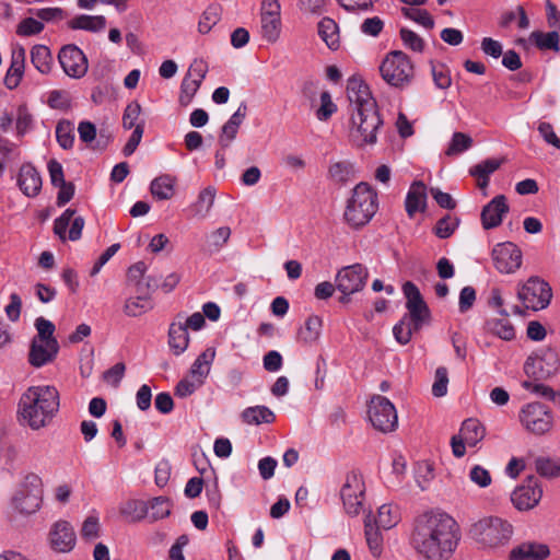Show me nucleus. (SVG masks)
<instances>
[{
    "label": "nucleus",
    "mask_w": 560,
    "mask_h": 560,
    "mask_svg": "<svg viewBox=\"0 0 560 560\" xmlns=\"http://www.w3.org/2000/svg\"><path fill=\"white\" fill-rule=\"evenodd\" d=\"M459 539V526L451 515L425 512L413 522L410 545L424 560H447Z\"/></svg>",
    "instance_id": "nucleus-1"
},
{
    "label": "nucleus",
    "mask_w": 560,
    "mask_h": 560,
    "mask_svg": "<svg viewBox=\"0 0 560 560\" xmlns=\"http://www.w3.org/2000/svg\"><path fill=\"white\" fill-rule=\"evenodd\" d=\"M347 97L350 103L347 128L350 142L359 148L374 145L383 119L369 86L362 80L351 78L347 84Z\"/></svg>",
    "instance_id": "nucleus-2"
},
{
    "label": "nucleus",
    "mask_w": 560,
    "mask_h": 560,
    "mask_svg": "<svg viewBox=\"0 0 560 560\" xmlns=\"http://www.w3.org/2000/svg\"><path fill=\"white\" fill-rule=\"evenodd\" d=\"M59 407L60 396L55 386H31L20 398L18 415L22 423L32 430H39L52 421Z\"/></svg>",
    "instance_id": "nucleus-3"
},
{
    "label": "nucleus",
    "mask_w": 560,
    "mask_h": 560,
    "mask_svg": "<svg viewBox=\"0 0 560 560\" xmlns=\"http://www.w3.org/2000/svg\"><path fill=\"white\" fill-rule=\"evenodd\" d=\"M468 535L479 549L495 552L510 542L513 526L499 516H485L470 525Z\"/></svg>",
    "instance_id": "nucleus-4"
},
{
    "label": "nucleus",
    "mask_w": 560,
    "mask_h": 560,
    "mask_svg": "<svg viewBox=\"0 0 560 560\" xmlns=\"http://www.w3.org/2000/svg\"><path fill=\"white\" fill-rule=\"evenodd\" d=\"M377 210V196L366 183L358 184L347 201L343 218L349 226L359 229L368 224Z\"/></svg>",
    "instance_id": "nucleus-5"
},
{
    "label": "nucleus",
    "mask_w": 560,
    "mask_h": 560,
    "mask_svg": "<svg viewBox=\"0 0 560 560\" xmlns=\"http://www.w3.org/2000/svg\"><path fill=\"white\" fill-rule=\"evenodd\" d=\"M383 80L390 86L404 89L415 77V67L410 58L401 50L389 51L380 65Z\"/></svg>",
    "instance_id": "nucleus-6"
},
{
    "label": "nucleus",
    "mask_w": 560,
    "mask_h": 560,
    "mask_svg": "<svg viewBox=\"0 0 560 560\" xmlns=\"http://www.w3.org/2000/svg\"><path fill=\"white\" fill-rule=\"evenodd\" d=\"M551 298V288L539 277H530L524 283L518 284L517 299L526 310H544L550 304Z\"/></svg>",
    "instance_id": "nucleus-7"
},
{
    "label": "nucleus",
    "mask_w": 560,
    "mask_h": 560,
    "mask_svg": "<svg viewBox=\"0 0 560 560\" xmlns=\"http://www.w3.org/2000/svg\"><path fill=\"white\" fill-rule=\"evenodd\" d=\"M368 413L374 429L383 433L394 431L398 424L396 408L384 396L376 395L372 397Z\"/></svg>",
    "instance_id": "nucleus-8"
},
{
    "label": "nucleus",
    "mask_w": 560,
    "mask_h": 560,
    "mask_svg": "<svg viewBox=\"0 0 560 560\" xmlns=\"http://www.w3.org/2000/svg\"><path fill=\"white\" fill-rule=\"evenodd\" d=\"M364 494L365 485L363 477L357 471L349 472L340 489V497L345 511L348 515L355 516L360 513L364 501Z\"/></svg>",
    "instance_id": "nucleus-9"
},
{
    "label": "nucleus",
    "mask_w": 560,
    "mask_h": 560,
    "mask_svg": "<svg viewBox=\"0 0 560 560\" xmlns=\"http://www.w3.org/2000/svg\"><path fill=\"white\" fill-rule=\"evenodd\" d=\"M368 276L366 268L361 264L343 267L337 272L335 283L337 290L343 294L341 298L342 303L348 301L347 296L364 288Z\"/></svg>",
    "instance_id": "nucleus-10"
},
{
    "label": "nucleus",
    "mask_w": 560,
    "mask_h": 560,
    "mask_svg": "<svg viewBox=\"0 0 560 560\" xmlns=\"http://www.w3.org/2000/svg\"><path fill=\"white\" fill-rule=\"evenodd\" d=\"M558 354L550 348L535 352L526 360L524 365L526 374L538 380L550 377L558 371Z\"/></svg>",
    "instance_id": "nucleus-11"
},
{
    "label": "nucleus",
    "mask_w": 560,
    "mask_h": 560,
    "mask_svg": "<svg viewBox=\"0 0 560 560\" xmlns=\"http://www.w3.org/2000/svg\"><path fill=\"white\" fill-rule=\"evenodd\" d=\"M486 435L485 427L477 419H467L463 422L459 433L451 440L452 451L455 457H463L466 445L475 447Z\"/></svg>",
    "instance_id": "nucleus-12"
},
{
    "label": "nucleus",
    "mask_w": 560,
    "mask_h": 560,
    "mask_svg": "<svg viewBox=\"0 0 560 560\" xmlns=\"http://www.w3.org/2000/svg\"><path fill=\"white\" fill-rule=\"evenodd\" d=\"M520 420L534 434H544L552 425L550 410L540 402H532L524 406L520 413Z\"/></svg>",
    "instance_id": "nucleus-13"
},
{
    "label": "nucleus",
    "mask_w": 560,
    "mask_h": 560,
    "mask_svg": "<svg viewBox=\"0 0 560 560\" xmlns=\"http://www.w3.org/2000/svg\"><path fill=\"white\" fill-rule=\"evenodd\" d=\"M141 110V105L136 101L129 103L124 110L122 127L125 129L133 128L129 140L122 149L126 156L131 155L141 142L144 132V120H140Z\"/></svg>",
    "instance_id": "nucleus-14"
},
{
    "label": "nucleus",
    "mask_w": 560,
    "mask_h": 560,
    "mask_svg": "<svg viewBox=\"0 0 560 560\" xmlns=\"http://www.w3.org/2000/svg\"><path fill=\"white\" fill-rule=\"evenodd\" d=\"M58 60L63 72L70 78L81 79L88 72V58L75 45L63 46L58 54Z\"/></svg>",
    "instance_id": "nucleus-15"
},
{
    "label": "nucleus",
    "mask_w": 560,
    "mask_h": 560,
    "mask_svg": "<svg viewBox=\"0 0 560 560\" xmlns=\"http://www.w3.org/2000/svg\"><path fill=\"white\" fill-rule=\"evenodd\" d=\"M491 255L494 268L501 273H513L522 265V252L512 242L497 244Z\"/></svg>",
    "instance_id": "nucleus-16"
},
{
    "label": "nucleus",
    "mask_w": 560,
    "mask_h": 560,
    "mask_svg": "<svg viewBox=\"0 0 560 560\" xmlns=\"http://www.w3.org/2000/svg\"><path fill=\"white\" fill-rule=\"evenodd\" d=\"M402 292L407 300L406 307L408 310V314L405 316L413 319L416 326H423L430 318V310L419 289L415 283L407 281L402 285Z\"/></svg>",
    "instance_id": "nucleus-17"
},
{
    "label": "nucleus",
    "mask_w": 560,
    "mask_h": 560,
    "mask_svg": "<svg viewBox=\"0 0 560 560\" xmlns=\"http://www.w3.org/2000/svg\"><path fill=\"white\" fill-rule=\"evenodd\" d=\"M74 213L75 211L69 208L55 220L54 232L61 241H66L67 237L70 241H78L82 235L84 219L77 217L72 220Z\"/></svg>",
    "instance_id": "nucleus-18"
},
{
    "label": "nucleus",
    "mask_w": 560,
    "mask_h": 560,
    "mask_svg": "<svg viewBox=\"0 0 560 560\" xmlns=\"http://www.w3.org/2000/svg\"><path fill=\"white\" fill-rule=\"evenodd\" d=\"M542 495V490L534 480L516 488L511 494V501L520 510H529L538 504Z\"/></svg>",
    "instance_id": "nucleus-19"
},
{
    "label": "nucleus",
    "mask_w": 560,
    "mask_h": 560,
    "mask_svg": "<svg viewBox=\"0 0 560 560\" xmlns=\"http://www.w3.org/2000/svg\"><path fill=\"white\" fill-rule=\"evenodd\" d=\"M59 351L57 340L38 341L32 340L28 353V362L34 368H42L54 361Z\"/></svg>",
    "instance_id": "nucleus-20"
},
{
    "label": "nucleus",
    "mask_w": 560,
    "mask_h": 560,
    "mask_svg": "<svg viewBox=\"0 0 560 560\" xmlns=\"http://www.w3.org/2000/svg\"><path fill=\"white\" fill-rule=\"evenodd\" d=\"M51 548L58 552H69L75 545V534L66 521L57 522L49 534Z\"/></svg>",
    "instance_id": "nucleus-21"
},
{
    "label": "nucleus",
    "mask_w": 560,
    "mask_h": 560,
    "mask_svg": "<svg viewBox=\"0 0 560 560\" xmlns=\"http://www.w3.org/2000/svg\"><path fill=\"white\" fill-rule=\"evenodd\" d=\"M509 211L506 198L503 195L495 196L481 211V222L486 230L497 228L502 218Z\"/></svg>",
    "instance_id": "nucleus-22"
},
{
    "label": "nucleus",
    "mask_w": 560,
    "mask_h": 560,
    "mask_svg": "<svg viewBox=\"0 0 560 560\" xmlns=\"http://www.w3.org/2000/svg\"><path fill=\"white\" fill-rule=\"evenodd\" d=\"M152 292L143 289V291H135L136 295L129 296L124 303L122 311L128 317H139L154 307Z\"/></svg>",
    "instance_id": "nucleus-23"
},
{
    "label": "nucleus",
    "mask_w": 560,
    "mask_h": 560,
    "mask_svg": "<svg viewBox=\"0 0 560 560\" xmlns=\"http://www.w3.org/2000/svg\"><path fill=\"white\" fill-rule=\"evenodd\" d=\"M182 319L183 314H178L168 328V346L175 355L184 353L189 345V335Z\"/></svg>",
    "instance_id": "nucleus-24"
},
{
    "label": "nucleus",
    "mask_w": 560,
    "mask_h": 560,
    "mask_svg": "<svg viewBox=\"0 0 560 560\" xmlns=\"http://www.w3.org/2000/svg\"><path fill=\"white\" fill-rule=\"evenodd\" d=\"M549 555L547 545L526 541L511 549L509 558L510 560H545Z\"/></svg>",
    "instance_id": "nucleus-25"
},
{
    "label": "nucleus",
    "mask_w": 560,
    "mask_h": 560,
    "mask_svg": "<svg viewBox=\"0 0 560 560\" xmlns=\"http://www.w3.org/2000/svg\"><path fill=\"white\" fill-rule=\"evenodd\" d=\"M18 185L27 197H36L42 189V177L32 164H23L19 172Z\"/></svg>",
    "instance_id": "nucleus-26"
},
{
    "label": "nucleus",
    "mask_w": 560,
    "mask_h": 560,
    "mask_svg": "<svg viewBox=\"0 0 560 560\" xmlns=\"http://www.w3.org/2000/svg\"><path fill=\"white\" fill-rule=\"evenodd\" d=\"M427 207V186L417 180L411 184L405 200L406 212L413 218L417 212H423Z\"/></svg>",
    "instance_id": "nucleus-27"
},
{
    "label": "nucleus",
    "mask_w": 560,
    "mask_h": 560,
    "mask_svg": "<svg viewBox=\"0 0 560 560\" xmlns=\"http://www.w3.org/2000/svg\"><path fill=\"white\" fill-rule=\"evenodd\" d=\"M25 67V49L18 45L12 50L11 65L4 78V84L8 89L13 90L19 84L24 73Z\"/></svg>",
    "instance_id": "nucleus-28"
},
{
    "label": "nucleus",
    "mask_w": 560,
    "mask_h": 560,
    "mask_svg": "<svg viewBox=\"0 0 560 560\" xmlns=\"http://www.w3.org/2000/svg\"><path fill=\"white\" fill-rule=\"evenodd\" d=\"M247 114V106L242 103L236 112L223 125L221 135L219 136V143L222 148H228L231 142L236 138L238 129L243 124Z\"/></svg>",
    "instance_id": "nucleus-29"
},
{
    "label": "nucleus",
    "mask_w": 560,
    "mask_h": 560,
    "mask_svg": "<svg viewBox=\"0 0 560 560\" xmlns=\"http://www.w3.org/2000/svg\"><path fill=\"white\" fill-rule=\"evenodd\" d=\"M147 265L143 261H138L132 265L127 272V282L133 288L135 291H154L156 282L151 276H147Z\"/></svg>",
    "instance_id": "nucleus-30"
},
{
    "label": "nucleus",
    "mask_w": 560,
    "mask_h": 560,
    "mask_svg": "<svg viewBox=\"0 0 560 560\" xmlns=\"http://www.w3.org/2000/svg\"><path fill=\"white\" fill-rule=\"evenodd\" d=\"M485 330L488 334L497 336L498 338L511 341L515 338L516 331L512 323L508 317L503 318H490L485 323Z\"/></svg>",
    "instance_id": "nucleus-31"
},
{
    "label": "nucleus",
    "mask_w": 560,
    "mask_h": 560,
    "mask_svg": "<svg viewBox=\"0 0 560 560\" xmlns=\"http://www.w3.org/2000/svg\"><path fill=\"white\" fill-rule=\"evenodd\" d=\"M106 18L104 15L81 14L69 21L71 30H83L92 33L102 32L106 27Z\"/></svg>",
    "instance_id": "nucleus-32"
},
{
    "label": "nucleus",
    "mask_w": 560,
    "mask_h": 560,
    "mask_svg": "<svg viewBox=\"0 0 560 560\" xmlns=\"http://www.w3.org/2000/svg\"><path fill=\"white\" fill-rule=\"evenodd\" d=\"M214 199V187H206L199 192L197 200L190 206L191 214L196 218L205 219L210 213Z\"/></svg>",
    "instance_id": "nucleus-33"
},
{
    "label": "nucleus",
    "mask_w": 560,
    "mask_h": 560,
    "mask_svg": "<svg viewBox=\"0 0 560 560\" xmlns=\"http://www.w3.org/2000/svg\"><path fill=\"white\" fill-rule=\"evenodd\" d=\"M214 357L215 350L213 348H208L200 353L190 368V377L203 383L210 372Z\"/></svg>",
    "instance_id": "nucleus-34"
},
{
    "label": "nucleus",
    "mask_w": 560,
    "mask_h": 560,
    "mask_svg": "<svg viewBox=\"0 0 560 560\" xmlns=\"http://www.w3.org/2000/svg\"><path fill=\"white\" fill-rule=\"evenodd\" d=\"M42 502V497L39 491H20L13 498L14 506L24 514L35 513Z\"/></svg>",
    "instance_id": "nucleus-35"
},
{
    "label": "nucleus",
    "mask_w": 560,
    "mask_h": 560,
    "mask_svg": "<svg viewBox=\"0 0 560 560\" xmlns=\"http://www.w3.org/2000/svg\"><path fill=\"white\" fill-rule=\"evenodd\" d=\"M176 178L168 174L161 175L151 182V194L159 200H168L175 191Z\"/></svg>",
    "instance_id": "nucleus-36"
},
{
    "label": "nucleus",
    "mask_w": 560,
    "mask_h": 560,
    "mask_svg": "<svg viewBox=\"0 0 560 560\" xmlns=\"http://www.w3.org/2000/svg\"><path fill=\"white\" fill-rule=\"evenodd\" d=\"M400 520V509L395 504L386 503L380 506L375 522L378 528L387 530L395 527Z\"/></svg>",
    "instance_id": "nucleus-37"
},
{
    "label": "nucleus",
    "mask_w": 560,
    "mask_h": 560,
    "mask_svg": "<svg viewBox=\"0 0 560 560\" xmlns=\"http://www.w3.org/2000/svg\"><path fill=\"white\" fill-rule=\"evenodd\" d=\"M242 419L247 424H261V423H271L275 421L276 416L273 411H271L266 406H254L248 407L243 410Z\"/></svg>",
    "instance_id": "nucleus-38"
},
{
    "label": "nucleus",
    "mask_w": 560,
    "mask_h": 560,
    "mask_svg": "<svg viewBox=\"0 0 560 560\" xmlns=\"http://www.w3.org/2000/svg\"><path fill=\"white\" fill-rule=\"evenodd\" d=\"M31 62L42 73L48 74L52 67V56L45 45H35L31 49Z\"/></svg>",
    "instance_id": "nucleus-39"
},
{
    "label": "nucleus",
    "mask_w": 560,
    "mask_h": 560,
    "mask_svg": "<svg viewBox=\"0 0 560 560\" xmlns=\"http://www.w3.org/2000/svg\"><path fill=\"white\" fill-rule=\"evenodd\" d=\"M318 35L330 49L339 47V32L337 23L330 18H324L318 23Z\"/></svg>",
    "instance_id": "nucleus-40"
},
{
    "label": "nucleus",
    "mask_w": 560,
    "mask_h": 560,
    "mask_svg": "<svg viewBox=\"0 0 560 560\" xmlns=\"http://www.w3.org/2000/svg\"><path fill=\"white\" fill-rule=\"evenodd\" d=\"M120 513L129 522H139L149 514L148 503L142 500H128L121 504Z\"/></svg>",
    "instance_id": "nucleus-41"
},
{
    "label": "nucleus",
    "mask_w": 560,
    "mask_h": 560,
    "mask_svg": "<svg viewBox=\"0 0 560 560\" xmlns=\"http://www.w3.org/2000/svg\"><path fill=\"white\" fill-rule=\"evenodd\" d=\"M529 38L540 50H560V36L557 30L547 33L535 31Z\"/></svg>",
    "instance_id": "nucleus-42"
},
{
    "label": "nucleus",
    "mask_w": 560,
    "mask_h": 560,
    "mask_svg": "<svg viewBox=\"0 0 560 560\" xmlns=\"http://www.w3.org/2000/svg\"><path fill=\"white\" fill-rule=\"evenodd\" d=\"M231 229L221 226L206 236L205 252L209 254L218 253L229 241Z\"/></svg>",
    "instance_id": "nucleus-43"
},
{
    "label": "nucleus",
    "mask_w": 560,
    "mask_h": 560,
    "mask_svg": "<svg viewBox=\"0 0 560 560\" xmlns=\"http://www.w3.org/2000/svg\"><path fill=\"white\" fill-rule=\"evenodd\" d=\"M422 326H416V323L410 317L404 316L393 328L395 339L400 345H407L411 340L413 331H417Z\"/></svg>",
    "instance_id": "nucleus-44"
},
{
    "label": "nucleus",
    "mask_w": 560,
    "mask_h": 560,
    "mask_svg": "<svg viewBox=\"0 0 560 560\" xmlns=\"http://www.w3.org/2000/svg\"><path fill=\"white\" fill-rule=\"evenodd\" d=\"M261 36L268 43H276L281 32L280 16H260Z\"/></svg>",
    "instance_id": "nucleus-45"
},
{
    "label": "nucleus",
    "mask_w": 560,
    "mask_h": 560,
    "mask_svg": "<svg viewBox=\"0 0 560 560\" xmlns=\"http://www.w3.org/2000/svg\"><path fill=\"white\" fill-rule=\"evenodd\" d=\"M322 319L318 316H310L305 325L299 331V338L305 343L315 342L320 336Z\"/></svg>",
    "instance_id": "nucleus-46"
},
{
    "label": "nucleus",
    "mask_w": 560,
    "mask_h": 560,
    "mask_svg": "<svg viewBox=\"0 0 560 560\" xmlns=\"http://www.w3.org/2000/svg\"><path fill=\"white\" fill-rule=\"evenodd\" d=\"M328 174L336 183H347L354 174V166L349 161H338L330 164Z\"/></svg>",
    "instance_id": "nucleus-47"
},
{
    "label": "nucleus",
    "mask_w": 560,
    "mask_h": 560,
    "mask_svg": "<svg viewBox=\"0 0 560 560\" xmlns=\"http://www.w3.org/2000/svg\"><path fill=\"white\" fill-rule=\"evenodd\" d=\"M56 139L58 144L69 150L73 147L74 142V126L69 120H61L56 126Z\"/></svg>",
    "instance_id": "nucleus-48"
},
{
    "label": "nucleus",
    "mask_w": 560,
    "mask_h": 560,
    "mask_svg": "<svg viewBox=\"0 0 560 560\" xmlns=\"http://www.w3.org/2000/svg\"><path fill=\"white\" fill-rule=\"evenodd\" d=\"M337 105L332 101L328 91H323L319 95V106L315 109V116L319 121H327L337 113Z\"/></svg>",
    "instance_id": "nucleus-49"
},
{
    "label": "nucleus",
    "mask_w": 560,
    "mask_h": 560,
    "mask_svg": "<svg viewBox=\"0 0 560 560\" xmlns=\"http://www.w3.org/2000/svg\"><path fill=\"white\" fill-rule=\"evenodd\" d=\"M401 13L406 19L418 23L427 30L434 27L432 15L424 9L404 7L401 8Z\"/></svg>",
    "instance_id": "nucleus-50"
},
{
    "label": "nucleus",
    "mask_w": 560,
    "mask_h": 560,
    "mask_svg": "<svg viewBox=\"0 0 560 560\" xmlns=\"http://www.w3.org/2000/svg\"><path fill=\"white\" fill-rule=\"evenodd\" d=\"M222 8L218 4L209 5L199 21L200 33H208L221 19Z\"/></svg>",
    "instance_id": "nucleus-51"
},
{
    "label": "nucleus",
    "mask_w": 560,
    "mask_h": 560,
    "mask_svg": "<svg viewBox=\"0 0 560 560\" xmlns=\"http://www.w3.org/2000/svg\"><path fill=\"white\" fill-rule=\"evenodd\" d=\"M364 525H365V538H366L369 548L371 549V551L374 556H378L381 552V547H382V535L380 533V528H378V526L377 527L373 526L370 515H368L365 517Z\"/></svg>",
    "instance_id": "nucleus-52"
},
{
    "label": "nucleus",
    "mask_w": 560,
    "mask_h": 560,
    "mask_svg": "<svg viewBox=\"0 0 560 560\" xmlns=\"http://www.w3.org/2000/svg\"><path fill=\"white\" fill-rule=\"evenodd\" d=\"M171 506L172 504L167 498H153L148 504L150 511L149 516L151 517L152 521L164 518L170 515Z\"/></svg>",
    "instance_id": "nucleus-53"
},
{
    "label": "nucleus",
    "mask_w": 560,
    "mask_h": 560,
    "mask_svg": "<svg viewBox=\"0 0 560 560\" xmlns=\"http://www.w3.org/2000/svg\"><path fill=\"white\" fill-rule=\"evenodd\" d=\"M459 225V219L457 217L446 214L436 222L434 233L440 238L450 237Z\"/></svg>",
    "instance_id": "nucleus-54"
},
{
    "label": "nucleus",
    "mask_w": 560,
    "mask_h": 560,
    "mask_svg": "<svg viewBox=\"0 0 560 560\" xmlns=\"http://www.w3.org/2000/svg\"><path fill=\"white\" fill-rule=\"evenodd\" d=\"M535 466L537 472L544 477L552 478L560 475V459L539 457L536 459Z\"/></svg>",
    "instance_id": "nucleus-55"
},
{
    "label": "nucleus",
    "mask_w": 560,
    "mask_h": 560,
    "mask_svg": "<svg viewBox=\"0 0 560 560\" xmlns=\"http://www.w3.org/2000/svg\"><path fill=\"white\" fill-rule=\"evenodd\" d=\"M200 85V83L185 77L180 84V93L178 97L179 104L182 106H188L198 92Z\"/></svg>",
    "instance_id": "nucleus-56"
},
{
    "label": "nucleus",
    "mask_w": 560,
    "mask_h": 560,
    "mask_svg": "<svg viewBox=\"0 0 560 560\" xmlns=\"http://www.w3.org/2000/svg\"><path fill=\"white\" fill-rule=\"evenodd\" d=\"M431 72L433 82L436 88L445 90L451 86L452 79L450 74V70L443 63H432Z\"/></svg>",
    "instance_id": "nucleus-57"
},
{
    "label": "nucleus",
    "mask_w": 560,
    "mask_h": 560,
    "mask_svg": "<svg viewBox=\"0 0 560 560\" xmlns=\"http://www.w3.org/2000/svg\"><path fill=\"white\" fill-rule=\"evenodd\" d=\"M448 372L445 366L435 370L432 394L434 397H443L447 394Z\"/></svg>",
    "instance_id": "nucleus-58"
},
{
    "label": "nucleus",
    "mask_w": 560,
    "mask_h": 560,
    "mask_svg": "<svg viewBox=\"0 0 560 560\" xmlns=\"http://www.w3.org/2000/svg\"><path fill=\"white\" fill-rule=\"evenodd\" d=\"M472 144V139L463 132H455L446 150L447 155H455L468 150Z\"/></svg>",
    "instance_id": "nucleus-59"
},
{
    "label": "nucleus",
    "mask_w": 560,
    "mask_h": 560,
    "mask_svg": "<svg viewBox=\"0 0 560 560\" xmlns=\"http://www.w3.org/2000/svg\"><path fill=\"white\" fill-rule=\"evenodd\" d=\"M500 160L488 159L475 165L470 170V174L478 177V179H483L486 182V177H489L492 173H494L500 167Z\"/></svg>",
    "instance_id": "nucleus-60"
},
{
    "label": "nucleus",
    "mask_w": 560,
    "mask_h": 560,
    "mask_svg": "<svg viewBox=\"0 0 560 560\" xmlns=\"http://www.w3.org/2000/svg\"><path fill=\"white\" fill-rule=\"evenodd\" d=\"M35 327L37 330V335L33 338V340H38L40 342L57 340L54 337L55 325L50 320L44 317H38L35 320Z\"/></svg>",
    "instance_id": "nucleus-61"
},
{
    "label": "nucleus",
    "mask_w": 560,
    "mask_h": 560,
    "mask_svg": "<svg viewBox=\"0 0 560 560\" xmlns=\"http://www.w3.org/2000/svg\"><path fill=\"white\" fill-rule=\"evenodd\" d=\"M15 128L18 136L22 137L28 132L33 127V116L24 105L19 106L16 113Z\"/></svg>",
    "instance_id": "nucleus-62"
},
{
    "label": "nucleus",
    "mask_w": 560,
    "mask_h": 560,
    "mask_svg": "<svg viewBox=\"0 0 560 560\" xmlns=\"http://www.w3.org/2000/svg\"><path fill=\"white\" fill-rule=\"evenodd\" d=\"M43 30L44 24L42 21L26 18L19 23L16 34L20 36H32L39 34Z\"/></svg>",
    "instance_id": "nucleus-63"
},
{
    "label": "nucleus",
    "mask_w": 560,
    "mask_h": 560,
    "mask_svg": "<svg viewBox=\"0 0 560 560\" xmlns=\"http://www.w3.org/2000/svg\"><path fill=\"white\" fill-rule=\"evenodd\" d=\"M468 476L470 481L480 488L490 486L492 481L490 471L481 465L472 466Z\"/></svg>",
    "instance_id": "nucleus-64"
}]
</instances>
